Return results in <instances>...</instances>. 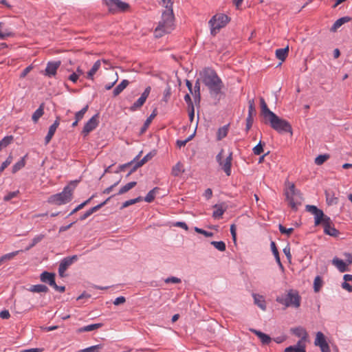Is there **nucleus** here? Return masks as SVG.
Masks as SVG:
<instances>
[{
  "instance_id": "c756f323",
  "label": "nucleus",
  "mask_w": 352,
  "mask_h": 352,
  "mask_svg": "<svg viewBox=\"0 0 352 352\" xmlns=\"http://www.w3.org/2000/svg\"><path fill=\"white\" fill-rule=\"evenodd\" d=\"M129 84L128 80H123L116 88L113 89V95L114 97L118 96Z\"/></svg>"
},
{
  "instance_id": "ddd939ff",
  "label": "nucleus",
  "mask_w": 352,
  "mask_h": 352,
  "mask_svg": "<svg viewBox=\"0 0 352 352\" xmlns=\"http://www.w3.org/2000/svg\"><path fill=\"white\" fill-rule=\"evenodd\" d=\"M286 198L300 197V192L296 188L294 184L287 183V187L285 191Z\"/></svg>"
},
{
  "instance_id": "a878e982",
  "label": "nucleus",
  "mask_w": 352,
  "mask_h": 352,
  "mask_svg": "<svg viewBox=\"0 0 352 352\" xmlns=\"http://www.w3.org/2000/svg\"><path fill=\"white\" fill-rule=\"evenodd\" d=\"M254 304L256 305L259 308L262 310L265 311L266 309V303L265 298L263 296L253 294H252Z\"/></svg>"
},
{
  "instance_id": "c9c22d12",
  "label": "nucleus",
  "mask_w": 352,
  "mask_h": 352,
  "mask_svg": "<svg viewBox=\"0 0 352 352\" xmlns=\"http://www.w3.org/2000/svg\"><path fill=\"white\" fill-rule=\"evenodd\" d=\"M100 67V61L98 60L92 66L91 69L87 72V78L93 80L94 75L97 72Z\"/></svg>"
},
{
  "instance_id": "774afa93",
  "label": "nucleus",
  "mask_w": 352,
  "mask_h": 352,
  "mask_svg": "<svg viewBox=\"0 0 352 352\" xmlns=\"http://www.w3.org/2000/svg\"><path fill=\"white\" fill-rule=\"evenodd\" d=\"M342 287L348 291L349 292H352V285L348 283L347 282H344L342 284Z\"/></svg>"
},
{
  "instance_id": "58836bf2",
  "label": "nucleus",
  "mask_w": 352,
  "mask_h": 352,
  "mask_svg": "<svg viewBox=\"0 0 352 352\" xmlns=\"http://www.w3.org/2000/svg\"><path fill=\"white\" fill-rule=\"evenodd\" d=\"M27 155L23 157L19 162L14 164L12 166V173H16L17 171L23 168L25 165V157Z\"/></svg>"
},
{
  "instance_id": "6e6d98bb",
  "label": "nucleus",
  "mask_w": 352,
  "mask_h": 352,
  "mask_svg": "<svg viewBox=\"0 0 352 352\" xmlns=\"http://www.w3.org/2000/svg\"><path fill=\"white\" fill-rule=\"evenodd\" d=\"M278 228L281 234H287V236L290 235L294 231L293 228H286L281 224H279Z\"/></svg>"
},
{
  "instance_id": "9b49d317",
  "label": "nucleus",
  "mask_w": 352,
  "mask_h": 352,
  "mask_svg": "<svg viewBox=\"0 0 352 352\" xmlns=\"http://www.w3.org/2000/svg\"><path fill=\"white\" fill-rule=\"evenodd\" d=\"M60 116H57L54 122L50 126L48 133L45 138V145L48 144L50 143V142L51 141V140L52 139L57 128L58 127V126L60 124Z\"/></svg>"
},
{
  "instance_id": "4d7b16f0",
  "label": "nucleus",
  "mask_w": 352,
  "mask_h": 352,
  "mask_svg": "<svg viewBox=\"0 0 352 352\" xmlns=\"http://www.w3.org/2000/svg\"><path fill=\"white\" fill-rule=\"evenodd\" d=\"M195 231L197 233L201 234L206 237H212L213 236V233L210 232L206 231L203 229L199 228L197 227L195 228Z\"/></svg>"
},
{
  "instance_id": "bf43d9fd",
  "label": "nucleus",
  "mask_w": 352,
  "mask_h": 352,
  "mask_svg": "<svg viewBox=\"0 0 352 352\" xmlns=\"http://www.w3.org/2000/svg\"><path fill=\"white\" fill-rule=\"evenodd\" d=\"M142 166V165L140 164V162L137 160L135 162V163L133 164V166L131 167L130 171L127 174V176H129L131 174H132L133 172H135L138 168Z\"/></svg>"
},
{
  "instance_id": "39448f33",
  "label": "nucleus",
  "mask_w": 352,
  "mask_h": 352,
  "mask_svg": "<svg viewBox=\"0 0 352 352\" xmlns=\"http://www.w3.org/2000/svg\"><path fill=\"white\" fill-rule=\"evenodd\" d=\"M230 21V17L223 13L214 14L209 21L210 34L215 36L217 32Z\"/></svg>"
},
{
  "instance_id": "c85d7f7f",
  "label": "nucleus",
  "mask_w": 352,
  "mask_h": 352,
  "mask_svg": "<svg viewBox=\"0 0 352 352\" xmlns=\"http://www.w3.org/2000/svg\"><path fill=\"white\" fill-rule=\"evenodd\" d=\"M289 54V46L285 48H280L276 50V56L281 61H284L287 57Z\"/></svg>"
},
{
  "instance_id": "49530a36",
  "label": "nucleus",
  "mask_w": 352,
  "mask_h": 352,
  "mask_svg": "<svg viewBox=\"0 0 352 352\" xmlns=\"http://www.w3.org/2000/svg\"><path fill=\"white\" fill-rule=\"evenodd\" d=\"M323 281L322 278L318 276L315 278L314 281V289L315 292H318L322 287Z\"/></svg>"
},
{
  "instance_id": "3c124183",
  "label": "nucleus",
  "mask_w": 352,
  "mask_h": 352,
  "mask_svg": "<svg viewBox=\"0 0 352 352\" xmlns=\"http://www.w3.org/2000/svg\"><path fill=\"white\" fill-rule=\"evenodd\" d=\"M329 158V155L328 154L319 155L315 158V163L317 165H322L324 164L328 159Z\"/></svg>"
},
{
  "instance_id": "37998d69",
  "label": "nucleus",
  "mask_w": 352,
  "mask_h": 352,
  "mask_svg": "<svg viewBox=\"0 0 352 352\" xmlns=\"http://www.w3.org/2000/svg\"><path fill=\"white\" fill-rule=\"evenodd\" d=\"M45 237V235L44 234H38V235H36L35 236L32 240V243L31 244L27 247L25 248V250L28 251L30 249H31L32 248H33L34 245H36L38 243H39L40 241H41Z\"/></svg>"
},
{
  "instance_id": "423d86ee",
  "label": "nucleus",
  "mask_w": 352,
  "mask_h": 352,
  "mask_svg": "<svg viewBox=\"0 0 352 352\" xmlns=\"http://www.w3.org/2000/svg\"><path fill=\"white\" fill-rule=\"evenodd\" d=\"M104 3L108 7L109 12L111 13L126 12L130 8L129 3L120 0H104Z\"/></svg>"
},
{
  "instance_id": "864d4df0",
  "label": "nucleus",
  "mask_w": 352,
  "mask_h": 352,
  "mask_svg": "<svg viewBox=\"0 0 352 352\" xmlns=\"http://www.w3.org/2000/svg\"><path fill=\"white\" fill-rule=\"evenodd\" d=\"M88 109H89V105L87 104L80 111L76 112L75 114V119L77 120V121L81 120L82 119L85 113L87 111Z\"/></svg>"
},
{
  "instance_id": "4c0bfd02",
  "label": "nucleus",
  "mask_w": 352,
  "mask_h": 352,
  "mask_svg": "<svg viewBox=\"0 0 352 352\" xmlns=\"http://www.w3.org/2000/svg\"><path fill=\"white\" fill-rule=\"evenodd\" d=\"M102 326V323L92 324L85 326L78 330V332L91 331L100 328Z\"/></svg>"
},
{
  "instance_id": "cd10ccee",
  "label": "nucleus",
  "mask_w": 352,
  "mask_h": 352,
  "mask_svg": "<svg viewBox=\"0 0 352 352\" xmlns=\"http://www.w3.org/2000/svg\"><path fill=\"white\" fill-rule=\"evenodd\" d=\"M315 219V226H318L320 224H323L324 223V220L327 218H329V217L324 215V212L321 210H318L314 214Z\"/></svg>"
},
{
  "instance_id": "13d9d810",
  "label": "nucleus",
  "mask_w": 352,
  "mask_h": 352,
  "mask_svg": "<svg viewBox=\"0 0 352 352\" xmlns=\"http://www.w3.org/2000/svg\"><path fill=\"white\" fill-rule=\"evenodd\" d=\"M182 165L180 163H177L175 166H173L172 170V174L174 176H178L179 173L182 172L181 170Z\"/></svg>"
},
{
  "instance_id": "412c9836",
  "label": "nucleus",
  "mask_w": 352,
  "mask_h": 352,
  "mask_svg": "<svg viewBox=\"0 0 352 352\" xmlns=\"http://www.w3.org/2000/svg\"><path fill=\"white\" fill-rule=\"evenodd\" d=\"M194 96L195 104L199 106L201 101V94H200V80L198 78L195 83L194 91L192 94Z\"/></svg>"
},
{
  "instance_id": "9d476101",
  "label": "nucleus",
  "mask_w": 352,
  "mask_h": 352,
  "mask_svg": "<svg viewBox=\"0 0 352 352\" xmlns=\"http://www.w3.org/2000/svg\"><path fill=\"white\" fill-rule=\"evenodd\" d=\"M261 116L263 117V121H267L276 113L272 111L267 107L264 98H260Z\"/></svg>"
},
{
  "instance_id": "2eb2a0df",
  "label": "nucleus",
  "mask_w": 352,
  "mask_h": 352,
  "mask_svg": "<svg viewBox=\"0 0 352 352\" xmlns=\"http://www.w3.org/2000/svg\"><path fill=\"white\" fill-rule=\"evenodd\" d=\"M332 264L340 272H344L349 271V264L346 261L340 259L338 257H334L332 260Z\"/></svg>"
},
{
  "instance_id": "6ab92c4d",
  "label": "nucleus",
  "mask_w": 352,
  "mask_h": 352,
  "mask_svg": "<svg viewBox=\"0 0 352 352\" xmlns=\"http://www.w3.org/2000/svg\"><path fill=\"white\" fill-rule=\"evenodd\" d=\"M157 115V109H155L153 111V112L151 113V114L149 116V117L147 118V119L144 122L143 126L141 127L140 131V135L144 134L146 132V131L148 128L149 125L151 124L152 120L156 117Z\"/></svg>"
},
{
  "instance_id": "72a5a7b5",
  "label": "nucleus",
  "mask_w": 352,
  "mask_h": 352,
  "mask_svg": "<svg viewBox=\"0 0 352 352\" xmlns=\"http://www.w3.org/2000/svg\"><path fill=\"white\" fill-rule=\"evenodd\" d=\"M327 342L326 341L324 335L322 332L318 331L316 333L314 344L320 347V346L324 345Z\"/></svg>"
},
{
  "instance_id": "8fccbe9b",
  "label": "nucleus",
  "mask_w": 352,
  "mask_h": 352,
  "mask_svg": "<svg viewBox=\"0 0 352 352\" xmlns=\"http://www.w3.org/2000/svg\"><path fill=\"white\" fill-rule=\"evenodd\" d=\"M102 348V344H97L80 350L78 352H99Z\"/></svg>"
},
{
  "instance_id": "f704fd0d",
  "label": "nucleus",
  "mask_w": 352,
  "mask_h": 352,
  "mask_svg": "<svg viewBox=\"0 0 352 352\" xmlns=\"http://www.w3.org/2000/svg\"><path fill=\"white\" fill-rule=\"evenodd\" d=\"M142 153V151H140V153L133 160H131V162L126 163L124 164L120 165L118 166V170L116 171V173H118L119 172L124 171L126 168L132 166L135 163V162H136L137 160H139Z\"/></svg>"
},
{
  "instance_id": "b1692460",
  "label": "nucleus",
  "mask_w": 352,
  "mask_h": 352,
  "mask_svg": "<svg viewBox=\"0 0 352 352\" xmlns=\"http://www.w3.org/2000/svg\"><path fill=\"white\" fill-rule=\"evenodd\" d=\"M41 281H43L44 283H48L50 286H52V285L56 286V282H55L54 274L44 272L41 275Z\"/></svg>"
},
{
  "instance_id": "0e129e2a",
  "label": "nucleus",
  "mask_w": 352,
  "mask_h": 352,
  "mask_svg": "<svg viewBox=\"0 0 352 352\" xmlns=\"http://www.w3.org/2000/svg\"><path fill=\"white\" fill-rule=\"evenodd\" d=\"M165 283H181V279L178 278L177 277H174V276L168 277L166 279H165Z\"/></svg>"
},
{
  "instance_id": "0eeeda50",
  "label": "nucleus",
  "mask_w": 352,
  "mask_h": 352,
  "mask_svg": "<svg viewBox=\"0 0 352 352\" xmlns=\"http://www.w3.org/2000/svg\"><path fill=\"white\" fill-rule=\"evenodd\" d=\"M79 180L71 181L63 190L61 192L56 193L50 197V198H70L73 195V192L76 188Z\"/></svg>"
},
{
  "instance_id": "4468645a",
  "label": "nucleus",
  "mask_w": 352,
  "mask_h": 352,
  "mask_svg": "<svg viewBox=\"0 0 352 352\" xmlns=\"http://www.w3.org/2000/svg\"><path fill=\"white\" fill-rule=\"evenodd\" d=\"M232 152H230L229 155L226 158V160L221 162V164H219L222 170L225 172L227 176H230L231 174V166H232Z\"/></svg>"
},
{
  "instance_id": "a18cd8bd",
  "label": "nucleus",
  "mask_w": 352,
  "mask_h": 352,
  "mask_svg": "<svg viewBox=\"0 0 352 352\" xmlns=\"http://www.w3.org/2000/svg\"><path fill=\"white\" fill-rule=\"evenodd\" d=\"M265 146V143L260 140L258 144L256 146H255L252 149L254 154L256 155H261L263 152V147Z\"/></svg>"
},
{
  "instance_id": "473e14b6",
  "label": "nucleus",
  "mask_w": 352,
  "mask_h": 352,
  "mask_svg": "<svg viewBox=\"0 0 352 352\" xmlns=\"http://www.w3.org/2000/svg\"><path fill=\"white\" fill-rule=\"evenodd\" d=\"M22 252V250H17L10 253L6 254L0 257V265L6 261H10L14 258L16 255L19 254V252Z\"/></svg>"
},
{
  "instance_id": "09e8293b",
  "label": "nucleus",
  "mask_w": 352,
  "mask_h": 352,
  "mask_svg": "<svg viewBox=\"0 0 352 352\" xmlns=\"http://www.w3.org/2000/svg\"><path fill=\"white\" fill-rule=\"evenodd\" d=\"M30 291L33 292H37V293L47 292L48 291V288L47 287V286H45L44 285H33Z\"/></svg>"
},
{
  "instance_id": "f257e3e1",
  "label": "nucleus",
  "mask_w": 352,
  "mask_h": 352,
  "mask_svg": "<svg viewBox=\"0 0 352 352\" xmlns=\"http://www.w3.org/2000/svg\"><path fill=\"white\" fill-rule=\"evenodd\" d=\"M200 76L202 78L203 83L208 87L210 96L212 98L217 100V102L224 96L222 89L224 87L223 82L217 75L214 69L206 67L200 72Z\"/></svg>"
},
{
  "instance_id": "5701e85b",
  "label": "nucleus",
  "mask_w": 352,
  "mask_h": 352,
  "mask_svg": "<svg viewBox=\"0 0 352 352\" xmlns=\"http://www.w3.org/2000/svg\"><path fill=\"white\" fill-rule=\"evenodd\" d=\"M227 207L221 204H216L214 206V211L212 213V217L214 219H220L222 217L223 214L226 210Z\"/></svg>"
},
{
  "instance_id": "e2e57ef3",
  "label": "nucleus",
  "mask_w": 352,
  "mask_h": 352,
  "mask_svg": "<svg viewBox=\"0 0 352 352\" xmlns=\"http://www.w3.org/2000/svg\"><path fill=\"white\" fill-rule=\"evenodd\" d=\"M290 247L289 245H287L284 249H283V252L284 254H285L287 260L289 261V262H291V260H292V254H291V252H290Z\"/></svg>"
},
{
  "instance_id": "680f3d73",
  "label": "nucleus",
  "mask_w": 352,
  "mask_h": 352,
  "mask_svg": "<svg viewBox=\"0 0 352 352\" xmlns=\"http://www.w3.org/2000/svg\"><path fill=\"white\" fill-rule=\"evenodd\" d=\"M254 122L253 118H250V116H248L246 118V127L245 130L248 132L252 127Z\"/></svg>"
},
{
  "instance_id": "603ef678",
  "label": "nucleus",
  "mask_w": 352,
  "mask_h": 352,
  "mask_svg": "<svg viewBox=\"0 0 352 352\" xmlns=\"http://www.w3.org/2000/svg\"><path fill=\"white\" fill-rule=\"evenodd\" d=\"M211 244L218 250L223 252L226 250V246L223 241H212Z\"/></svg>"
},
{
  "instance_id": "7c9ffc66",
  "label": "nucleus",
  "mask_w": 352,
  "mask_h": 352,
  "mask_svg": "<svg viewBox=\"0 0 352 352\" xmlns=\"http://www.w3.org/2000/svg\"><path fill=\"white\" fill-rule=\"evenodd\" d=\"M106 201H104L103 203L98 204L91 208H90L89 210L85 212L80 217V220L83 221L87 217H89L91 214H92L94 212H96L98 210H99L103 205H104Z\"/></svg>"
},
{
  "instance_id": "5fc2aeb1",
  "label": "nucleus",
  "mask_w": 352,
  "mask_h": 352,
  "mask_svg": "<svg viewBox=\"0 0 352 352\" xmlns=\"http://www.w3.org/2000/svg\"><path fill=\"white\" fill-rule=\"evenodd\" d=\"M270 246H271L272 252L276 258V262H279V260H280V259L279 253L277 250L275 242L272 241L270 243Z\"/></svg>"
},
{
  "instance_id": "bb28decb",
  "label": "nucleus",
  "mask_w": 352,
  "mask_h": 352,
  "mask_svg": "<svg viewBox=\"0 0 352 352\" xmlns=\"http://www.w3.org/2000/svg\"><path fill=\"white\" fill-rule=\"evenodd\" d=\"M45 103L42 102L39 107L34 112L32 116V121L36 123L39 118L44 114Z\"/></svg>"
},
{
  "instance_id": "20e7f679",
  "label": "nucleus",
  "mask_w": 352,
  "mask_h": 352,
  "mask_svg": "<svg viewBox=\"0 0 352 352\" xmlns=\"http://www.w3.org/2000/svg\"><path fill=\"white\" fill-rule=\"evenodd\" d=\"M301 298L298 292L294 289L287 291L285 296H280L276 298V301L285 307H293L298 308L300 305Z\"/></svg>"
},
{
  "instance_id": "aec40b11",
  "label": "nucleus",
  "mask_w": 352,
  "mask_h": 352,
  "mask_svg": "<svg viewBox=\"0 0 352 352\" xmlns=\"http://www.w3.org/2000/svg\"><path fill=\"white\" fill-rule=\"evenodd\" d=\"M352 20V18L351 16H343L338 20L336 21V22L333 23V25L331 26L330 30L331 32H336L337 30L340 28L343 24L349 22Z\"/></svg>"
},
{
  "instance_id": "f03ea898",
  "label": "nucleus",
  "mask_w": 352,
  "mask_h": 352,
  "mask_svg": "<svg viewBox=\"0 0 352 352\" xmlns=\"http://www.w3.org/2000/svg\"><path fill=\"white\" fill-rule=\"evenodd\" d=\"M166 3V10L162 12V19L159 21L155 29L154 34L156 38H161L165 34H168L173 29L175 16L173 10V2L171 0H162Z\"/></svg>"
},
{
  "instance_id": "4be33fe9",
  "label": "nucleus",
  "mask_w": 352,
  "mask_h": 352,
  "mask_svg": "<svg viewBox=\"0 0 352 352\" xmlns=\"http://www.w3.org/2000/svg\"><path fill=\"white\" fill-rule=\"evenodd\" d=\"M250 331L254 333L260 339L261 342L263 344H268L271 342L272 338L267 334L256 330L254 329H250Z\"/></svg>"
},
{
  "instance_id": "a211bd4d",
  "label": "nucleus",
  "mask_w": 352,
  "mask_h": 352,
  "mask_svg": "<svg viewBox=\"0 0 352 352\" xmlns=\"http://www.w3.org/2000/svg\"><path fill=\"white\" fill-rule=\"evenodd\" d=\"M285 352H306L305 344L302 340H299L296 345L287 347Z\"/></svg>"
},
{
  "instance_id": "1a4fd4ad",
  "label": "nucleus",
  "mask_w": 352,
  "mask_h": 352,
  "mask_svg": "<svg viewBox=\"0 0 352 352\" xmlns=\"http://www.w3.org/2000/svg\"><path fill=\"white\" fill-rule=\"evenodd\" d=\"M78 257L76 255H74L72 256H69L63 258L58 267V273L61 277H63L65 275V272L67 269L77 260Z\"/></svg>"
},
{
  "instance_id": "69168bd1",
  "label": "nucleus",
  "mask_w": 352,
  "mask_h": 352,
  "mask_svg": "<svg viewBox=\"0 0 352 352\" xmlns=\"http://www.w3.org/2000/svg\"><path fill=\"white\" fill-rule=\"evenodd\" d=\"M306 209L308 212L313 214H314L319 210L316 206L312 205H307Z\"/></svg>"
},
{
  "instance_id": "6e6552de",
  "label": "nucleus",
  "mask_w": 352,
  "mask_h": 352,
  "mask_svg": "<svg viewBox=\"0 0 352 352\" xmlns=\"http://www.w3.org/2000/svg\"><path fill=\"white\" fill-rule=\"evenodd\" d=\"M99 114L96 113L94 116H92L89 121L85 124L82 134L84 136H87L91 131L94 130L99 124Z\"/></svg>"
},
{
  "instance_id": "ea45409f",
  "label": "nucleus",
  "mask_w": 352,
  "mask_h": 352,
  "mask_svg": "<svg viewBox=\"0 0 352 352\" xmlns=\"http://www.w3.org/2000/svg\"><path fill=\"white\" fill-rule=\"evenodd\" d=\"M14 140V138L12 135H7L4 137L1 141H0V151L3 148L7 147L9 144H10Z\"/></svg>"
},
{
  "instance_id": "e433bc0d",
  "label": "nucleus",
  "mask_w": 352,
  "mask_h": 352,
  "mask_svg": "<svg viewBox=\"0 0 352 352\" xmlns=\"http://www.w3.org/2000/svg\"><path fill=\"white\" fill-rule=\"evenodd\" d=\"M146 100L141 96L130 107L131 111H135L140 109L145 103Z\"/></svg>"
},
{
  "instance_id": "393cba45",
  "label": "nucleus",
  "mask_w": 352,
  "mask_h": 352,
  "mask_svg": "<svg viewBox=\"0 0 352 352\" xmlns=\"http://www.w3.org/2000/svg\"><path fill=\"white\" fill-rule=\"evenodd\" d=\"M292 331L296 336L301 338L300 340H302L303 343H305L308 336L307 332L305 328L298 327L293 329Z\"/></svg>"
},
{
  "instance_id": "dca6fc26",
  "label": "nucleus",
  "mask_w": 352,
  "mask_h": 352,
  "mask_svg": "<svg viewBox=\"0 0 352 352\" xmlns=\"http://www.w3.org/2000/svg\"><path fill=\"white\" fill-rule=\"evenodd\" d=\"M331 221L330 218H327L324 220V223L322 224L324 226V232L325 234L330 236H335L338 234V230L331 226Z\"/></svg>"
},
{
  "instance_id": "c03bdc74",
  "label": "nucleus",
  "mask_w": 352,
  "mask_h": 352,
  "mask_svg": "<svg viewBox=\"0 0 352 352\" xmlns=\"http://www.w3.org/2000/svg\"><path fill=\"white\" fill-rule=\"evenodd\" d=\"M157 154L156 150H153L147 153L141 160H138L143 166L144 164L150 161Z\"/></svg>"
},
{
  "instance_id": "79ce46f5",
  "label": "nucleus",
  "mask_w": 352,
  "mask_h": 352,
  "mask_svg": "<svg viewBox=\"0 0 352 352\" xmlns=\"http://www.w3.org/2000/svg\"><path fill=\"white\" fill-rule=\"evenodd\" d=\"M256 114L254 100L252 99L248 101V116L253 118Z\"/></svg>"
},
{
  "instance_id": "a19ab883",
  "label": "nucleus",
  "mask_w": 352,
  "mask_h": 352,
  "mask_svg": "<svg viewBox=\"0 0 352 352\" xmlns=\"http://www.w3.org/2000/svg\"><path fill=\"white\" fill-rule=\"evenodd\" d=\"M137 184V182H131L128 184H126V185H124V186H122L118 191V192L117 193V195H122V194H124L126 192H128L129 190H131V188H133V187H135Z\"/></svg>"
},
{
  "instance_id": "7ed1b4c3",
  "label": "nucleus",
  "mask_w": 352,
  "mask_h": 352,
  "mask_svg": "<svg viewBox=\"0 0 352 352\" xmlns=\"http://www.w3.org/2000/svg\"><path fill=\"white\" fill-rule=\"evenodd\" d=\"M263 123L270 124V126L278 133H289L291 135L293 134L291 124L286 120L280 118L276 114L272 116L267 121H263Z\"/></svg>"
},
{
  "instance_id": "338daca9",
  "label": "nucleus",
  "mask_w": 352,
  "mask_h": 352,
  "mask_svg": "<svg viewBox=\"0 0 352 352\" xmlns=\"http://www.w3.org/2000/svg\"><path fill=\"white\" fill-rule=\"evenodd\" d=\"M126 302V298L124 296H120L115 299L113 301V304L115 305H119L123 304Z\"/></svg>"
},
{
  "instance_id": "052dcab7",
  "label": "nucleus",
  "mask_w": 352,
  "mask_h": 352,
  "mask_svg": "<svg viewBox=\"0 0 352 352\" xmlns=\"http://www.w3.org/2000/svg\"><path fill=\"white\" fill-rule=\"evenodd\" d=\"M1 26H2V23H0V38L5 39L8 36H12L13 34L12 32H7V31L2 32Z\"/></svg>"
},
{
  "instance_id": "f3484780",
  "label": "nucleus",
  "mask_w": 352,
  "mask_h": 352,
  "mask_svg": "<svg viewBox=\"0 0 352 352\" xmlns=\"http://www.w3.org/2000/svg\"><path fill=\"white\" fill-rule=\"evenodd\" d=\"M166 195L165 194V190H162L159 187H155L151 190H150L146 197L144 198H155L156 196H160L162 198L165 197ZM136 198H143L141 196H138Z\"/></svg>"
},
{
  "instance_id": "2f4dec72",
  "label": "nucleus",
  "mask_w": 352,
  "mask_h": 352,
  "mask_svg": "<svg viewBox=\"0 0 352 352\" xmlns=\"http://www.w3.org/2000/svg\"><path fill=\"white\" fill-rule=\"evenodd\" d=\"M229 130V124L224 125L222 127H220L217 133V140H221L223 138H226L228 135Z\"/></svg>"
},
{
  "instance_id": "f8f14e48",
  "label": "nucleus",
  "mask_w": 352,
  "mask_h": 352,
  "mask_svg": "<svg viewBox=\"0 0 352 352\" xmlns=\"http://www.w3.org/2000/svg\"><path fill=\"white\" fill-rule=\"evenodd\" d=\"M60 61L49 62L45 70V75L52 77L56 75V71L60 65Z\"/></svg>"
},
{
  "instance_id": "de8ad7c7",
  "label": "nucleus",
  "mask_w": 352,
  "mask_h": 352,
  "mask_svg": "<svg viewBox=\"0 0 352 352\" xmlns=\"http://www.w3.org/2000/svg\"><path fill=\"white\" fill-rule=\"evenodd\" d=\"M196 129H197V127L195 128V130L194 133L192 135H190L189 137H188L186 140H177V142H176L177 146L178 147H179V148H181L182 146H186V144L189 141L192 140V138L195 137V135L196 134Z\"/></svg>"
}]
</instances>
